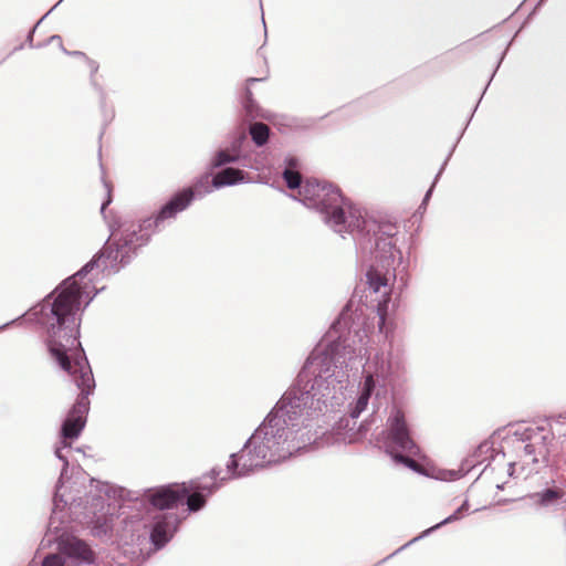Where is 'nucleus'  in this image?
<instances>
[{
	"mask_svg": "<svg viewBox=\"0 0 566 566\" xmlns=\"http://www.w3.org/2000/svg\"><path fill=\"white\" fill-rule=\"evenodd\" d=\"M91 483H96L95 488L98 491V494L92 497V505L99 509L98 512H93L90 521L91 534L104 541H111L115 537L118 542H126L132 536V527L136 521L133 516H123V513L117 514L116 505L106 502L102 496L104 494L108 500H115L123 497L125 490L95 479H92Z\"/></svg>",
	"mask_w": 566,
	"mask_h": 566,
	"instance_id": "nucleus-6",
	"label": "nucleus"
},
{
	"mask_svg": "<svg viewBox=\"0 0 566 566\" xmlns=\"http://www.w3.org/2000/svg\"><path fill=\"white\" fill-rule=\"evenodd\" d=\"M57 551L64 557L70 558L75 564H92L94 563V553L87 543L75 536H61L57 541Z\"/></svg>",
	"mask_w": 566,
	"mask_h": 566,
	"instance_id": "nucleus-14",
	"label": "nucleus"
},
{
	"mask_svg": "<svg viewBox=\"0 0 566 566\" xmlns=\"http://www.w3.org/2000/svg\"><path fill=\"white\" fill-rule=\"evenodd\" d=\"M93 277L73 275L63 280L44 300L31 308V315L46 331V345L61 369L66 371L80 394L61 426L60 440L77 439L86 424L90 395L95 379L80 342L82 313L98 294Z\"/></svg>",
	"mask_w": 566,
	"mask_h": 566,
	"instance_id": "nucleus-2",
	"label": "nucleus"
},
{
	"mask_svg": "<svg viewBox=\"0 0 566 566\" xmlns=\"http://www.w3.org/2000/svg\"><path fill=\"white\" fill-rule=\"evenodd\" d=\"M247 143L245 133L241 132L237 134L232 140L230 142L229 147L227 148L233 156L240 157V165L244 168L259 170L261 168V163L253 159L252 156L248 153H243V146Z\"/></svg>",
	"mask_w": 566,
	"mask_h": 566,
	"instance_id": "nucleus-16",
	"label": "nucleus"
},
{
	"mask_svg": "<svg viewBox=\"0 0 566 566\" xmlns=\"http://www.w3.org/2000/svg\"><path fill=\"white\" fill-rule=\"evenodd\" d=\"M282 176L289 189H297L298 192L302 190L305 181H303L302 175L296 169L285 168Z\"/></svg>",
	"mask_w": 566,
	"mask_h": 566,
	"instance_id": "nucleus-23",
	"label": "nucleus"
},
{
	"mask_svg": "<svg viewBox=\"0 0 566 566\" xmlns=\"http://www.w3.org/2000/svg\"><path fill=\"white\" fill-rule=\"evenodd\" d=\"M475 462L476 461L474 459H465L461 463L459 470L448 471L447 474L442 478V480L454 481L460 478H463L475 467Z\"/></svg>",
	"mask_w": 566,
	"mask_h": 566,
	"instance_id": "nucleus-24",
	"label": "nucleus"
},
{
	"mask_svg": "<svg viewBox=\"0 0 566 566\" xmlns=\"http://www.w3.org/2000/svg\"><path fill=\"white\" fill-rule=\"evenodd\" d=\"M240 164V157L233 156L228 149H220L213 156L210 167L217 169L226 166L227 164Z\"/></svg>",
	"mask_w": 566,
	"mask_h": 566,
	"instance_id": "nucleus-22",
	"label": "nucleus"
},
{
	"mask_svg": "<svg viewBox=\"0 0 566 566\" xmlns=\"http://www.w3.org/2000/svg\"><path fill=\"white\" fill-rule=\"evenodd\" d=\"M379 442L396 463L424 474L422 467L413 459L420 454V448L411 437L403 410L395 405L389 411Z\"/></svg>",
	"mask_w": 566,
	"mask_h": 566,
	"instance_id": "nucleus-7",
	"label": "nucleus"
},
{
	"mask_svg": "<svg viewBox=\"0 0 566 566\" xmlns=\"http://www.w3.org/2000/svg\"><path fill=\"white\" fill-rule=\"evenodd\" d=\"M454 148H455V145H453V147H452V148H451V150L449 151V154H448L447 158L444 159L443 164L441 165V168H440V170L438 171V174L436 175L434 180H433V182H432L431 187L428 189V191L426 192V195H424V197H423V199H422V202H421V205H420V208L424 207V206L427 205V202L429 201V199H430V197H431V195H432L433 188H434V186H436V184H437L438 179L440 178L441 174L443 172V170H444V168H446V166H447V164H448V161H449L450 157L452 156V153H453Z\"/></svg>",
	"mask_w": 566,
	"mask_h": 566,
	"instance_id": "nucleus-26",
	"label": "nucleus"
},
{
	"mask_svg": "<svg viewBox=\"0 0 566 566\" xmlns=\"http://www.w3.org/2000/svg\"><path fill=\"white\" fill-rule=\"evenodd\" d=\"M265 77H249L247 78V86L244 88L243 97L241 101L242 107L244 109L245 116L250 119L263 118L271 119V113L269 111L263 109L253 98V93L250 88V85L264 81Z\"/></svg>",
	"mask_w": 566,
	"mask_h": 566,
	"instance_id": "nucleus-15",
	"label": "nucleus"
},
{
	"mask_svg": "<svg viewBox=\"0 0 566 566\" xmlns=\"http://www.w3.org/2000/svg\"><path fill=\"white\" fill-rule=\"evenodd\" d=\"M380 322H381V323H384V322H385L384 316H380Z\"/></svg>",
	"mask_w": 566,
	"mask_h": 566,
	"instance_id": "nucleus-40",
	"label": "nucleus"
},
{
	"mask_svg": "<svg viewBox=\"0 0 566 566\" xmlns=\"http://www.w3.org/2000/svg\"><path fill=\"white\" fill-rule=\"evenodd\" d=\"M459 509H461V512L468 511V509H469V501L465 500Z\"/></svg>",
	"mask_w": 566,
	"mask_h": 566,
	"instance_id": "nucleus-33",
	"label": "nucleus"
},
{
	"mask_svg": "<svg viewBox=\"0 0 566 566\" xmlns=\"http://www.w3.org/2000/svg\"><path fill=\"white\" fill-rule=\"evenodd\" d=\"M93 496L87 495L85 488L78 484L76 481L69 479L64 481V478L60 476L53 496V509L49 520V528L59 531L64 523H67L64 511L66 509H77L88 504L90 499Z\"/></svg>",
	"mask_w": 566,
	"mask_h": 566,
	"instance_id": "nucleus-9",
	"label": "nucleus"
},
{
	"mask_svg": "<svg viewBox=\"0 0 566 566\" xmlns=\"http://www.w3.org/2000/svg\"><path fill=\"white\" fill-rule=\"evenodd\" d=\"M379 359L380 358L376 356L373 363L368 364V368L364 369V382L360 387L356 402L349 410V416L353 419L358 418L361 412L366 410L374 394L375 400H377L381 391L386 392V380L389 375V366H385L384 360L381 359V366L376 367L374 371L370 370L371 365H378Z\"/></svg>",
	"mask_w": 566,
	"mask_h": 566,
	"instance_id": "nucleus-10",
	"label": "nucleus"
},
{
	"mask_svg": "<svg viewBox=\"0 0 566 566\" xmlns=\"http://www.w3.org/2000/svg\"><path fill=\"white\" fill-rule=\"evenodd\" d=\"M23 49V44H20L18 48L14 49V51Z\"/></svg>",
	"mask_w": 566,
	"mask_h": 566,
	"instance_id": "nucleus-35",
	"label": "nucleus"
},
{
	"mask_svg": "<svg viewBox=\"0 0 566 566\" xmlns=\"http://www.w3.org/2000/svg\"><path fill=\"white\" fill-rule=\"evenodd\" d=\"M63 52L65 54H69V55H74V56H80L84 60L87 59L86 54L84 52H81V51H73V52H69L67 50H65L64 48H62Z\"/></svg>",
	"mask_w": 566,
	"mask_h": 566,
	"instance_id": "nucleus-30",
	"label": "nucleus"
},
{
	"mask_svg": "<svg viewBox=\"0 0 566 566\" xmlns=\"http://www.w3.org/2000/svg\"><path fill=\"white\" fill-rule=\"evenodd\" d=\"M285 163H286L285 168L296 169V167H297V159L295 157L286 158Z\"/></svg>",
	"mask_w": 566,
	"mask_h": 566,
	"instance_id": "nucleus-29",
	"label": "nucleus"
},
{
	"mask_svg": "<svg viewBox=\"0 0 566 566\" xmlns=\"http://www.w3.org/2000/svg\"><path fill=\"white\" fill-rule=\"evenodd\" d=\"M291 197L318 212L322 221L342 238L350 235L360 255L370 256L373 253L370 233L380 231L392 235L396 232V224L378 222L369 217L365 210L344 197L337 186L327 181L307 178L297 197Z\"/></svg>",
	"mask_w": 566,
	"mask_h": 566,
	"instance_id": "nucleus-4",
	"label": "nucleus"
},
{
	"mask_svg": "<svg viewBox=\"0 0 566 566\" xmlns=\"http://www.w3.org/2000/svg\"><path fill=\"white\" fill-rule=\"evenodd\" d=\"M86 62H87V65H88L90 71H91V85L98 93V96H99V107H101V111H102V114H103V117H104V125H107L114 118V115H115L114 114V109L112 107L111 108L107 107L106 92L104 91L102 85H99L96 82V80L94 77V75L98 71V63L96 61H94V60L88 59V57L86 59Z\"/></svg>",
	"mask_w": 566,
	"mask_h": 566,
	"instance_id": "nucleus-17",
	"label": "nucleus"
},
{
	"mask_svg": "<svg viewBox=\"0 0 566 566\" xmlns=\"http://www.w3.org/2000/svg\"><path fill=\"white\" fill-rule=\"evenodd\" d=\"M247 174L238 168L226 167L218 171L213 178V186L220 189L228 186L240 185L245 181Z\"/></svg>",
	"mask_w": 566,
	"mask_h": 566,
	"instance_id": "nucleus-18",
	"label": "nucleus"
},
{
	"mask_svg": "<svg viewBox=\"0 0 566 566\" xmlns=\"http://www.w3.org/2000/svg\"><path fill=\"white\" fill-rule=\"evenodd\" d=\"M522 499L528 501L530 505L536 510L556 511L566 505V489L553 482L552 486L530 493Z\"/></svg>",
	"mask_w": 566,
	"mask_h": 566,
	"instance_id": "nucleus-12",
	"label": "nucleus"
},
{
	"mask_svg": "<svg viewBox=\"0 0 566 566\" xmlns=\"http://www.w3.org/2000/svg\"><path fill=\"white\" fill-rule=\"evenodd\" d=\"M180 518L176 513L166 512L155 516L154 524L150 530V542L160 549L163 548L177 532Z\"/></svg>",
	"mask_w": 566,
	"mask_h": 566,
	"instance_id": "nucleus-13",
	"label": "nucleus"
},
{
	"mask_svg": "<svg viewBox=\"0 0 566 566\" xmlns=\"http://www.w3.org/2000/svg\"><path fill=\"white\" fill-rule=\"evenodd\" d=\"M505 50H507V48H506ZM505 53H506V51H504V52L502 53L501 59H500V61L497 62V65H496L495 71L500 67V64H501V62L503 61Z\"/></svg>",
	"mask_w": 566,
	"mask_h": 566,
	"instance_id": "nucleus-34",
	"label": "nucleus"
},
{
	"mask_svg": "<svg viewBox=\"0 0 566 566\" xmlns=\"http://www.w3.org/2000/svg\"><path fill=\"white\" fill-rule=\"evenodd\" d=\"M103 134H104V130H102V132L99 133V139L102 138Z\"/></svg>",
	"mask_w": 566,
	"mask_h": 566,
	"instance_id": "nucleus-39",
	"label": "nucleus"
},
{
	"mask_svg": "<svg viewBox=\"0 0 566 566\" xmlns=\"http://www.w3.org/2000/svg\"><path fill=\"white\" fill-rule=\"evenodd\" d=\"M494 74H495V71L493 72V74H491V78H490V80H492V78L494 77ZM489 82H491V81H489ZM489 84H490V83H488V85H489Z\"/></svg>",
	"mask_w": 566,
	"mask_h": 566,
	"instance_id": "nucleus-36",
	"label": "nucleus"
},
{
	"mask_svg": "<svg viewBox=\"0 0 566 566\" xmlns=\"http://www.w3.org/2000/svg\"><path fill=\"white\" fill-rule=\"evenodd\" d=\"M461 509H457L451 515H449L448 517H446L444 520H442L441 522H439L438 524L427 528L426 531H423L419 536L412 538L411 541H409L408 543H406L405 545H402L401 547H399L398 549H396L394 553H391L390 555H388L387 557L382 558L381 560H379L377 564H375L374 566H379L381 564H384L385 562H387L389 558H391L392 556H395L396 554H398L399 552H401L402 549H405L406 547H408L409 545H411L412 543L419 541L420 538H423L426 536H428L430 533H432L433 531L440 528L442 525H446V524H449V523H452L454 521H458L461 518Z\"/></svg>",
	"mask_w": 566,
	"mask_h": 566,
	"instance_id": "nucleus-19",
	"label": "nucleus"
},
{
	"mask_svg": "<svg viewBox=\"0 0 566 566\" xmlns=\"http://www.w3.org/2000/svg\"><path fill=\"white\" fill-rule=\"evenodd\" d=\"M454 148H455V145H453V147H452V148H451V150L449 151V154H448L447 158L444 159L443 164L441 165V168H440V170L438 171V174L436 175L434 180H433V182H432L431 187L428 189V191L426 192V195H424V197H423V199H422V202H421V205H420V208L424 207V206L427 205V202L429 201V199H430V197H431V195H432L433 188H434V186H436V184H437L438 179L440 178L441 174L443 172V170H444V168H446V166H447V164H448V161H449L450 157L452 156V153H453Z\"/></svg>",
	"mask_w": 566,
	"mask_h": 566,
	"instance_id": "nucleus-25",
	"label": "nucleus"
},
{
	"mask_svg": "<svg viewBox=\"0 0 566 566\" xmlns=\"http://www.w3.org/2000/svg\"><path fill=\"white\" fill-rule=\"evenodd\" d=\"M49 42H57L60 44V46L63 48V45H62V38L60 35H57V34L52 35L49 39Z\"/></svg>",
	"mask_w": 566,
	"mask_h": 566,
	"instance_id": "nucleus-32",
	"label": "nucleus"
},
{
	"mask_svg": "<svg viewBox=\"0 0 566 566\" xmlns=\"http://www.w3.org/2000/svg\"><path fill=\"white\" fill-rule=\"evenodd\" d=\"M397 233V228L392 235L384 234L380 231L370 233L373 247L370 256L360 255L356 248L357 261L368 266L366 272L367 284L375 293L379 292L380 287L387 285L386 275L395 273L403 263L402 253L396 245Z\"/></svg>",
	"mask_w": 566,
	"mask_h": 566,
	"instance_id": "nucleus-8",
	"label": "nucleus"
},
{
	"mask_svg": "<svg viewBox=\"0 0 566 566\" xmlns=\"http://www.w3.org/2000/svg\"><path fill=\"white\" fill-rule=\"evenodd\" d=\"M55 7H53L48 13H45L35 24L34 27L29 31L28 35H27V39H25V42L27 44L30 46V48H41L42 44H36L34 45L33 44V36H34V33H35V30L36 28L39 27V24L43 21V19H45V17L54 9Z\"/></svg>",
	"mask_w": 566,
	"mask_h": 566,
	"instance_id": "nucleus-28",
	"label": "nucleus"
},
{
	"mask_svg": "<svg viewBox=\"0 0 566 566\" xmlns=\"http://www.w3.org/2000/svg\"><path fill=\"white\" fill-rule=\"evenodd\" d=\"M106 198L101 205V214L107 222L109 237L102 249L75 274L87 279L94 270L103 275H114L126 268L146 247L151 237L165 228L166 222L176 219L179 212L185 211L196 198H202L212 192L213 178L209 174L200 176L192 187L184 188L170 197L156 214L144 218L138 222L114 214L106 213L112 203V186L104 180Z\"/></svg>",
	"mask_w": 566,
	"mask_h": 566,
	"instance_id": "nucleus-3",
	"label": "nucleus"
},
{
	"mask_svg": "<svg viewBox=\"0 0 566 566\" xmlns=\"http://www.w3.org/2000/svg\"><path fill=\"white\" fill-rule=\"evenodd\" d=\"M220 473L221 469L212 468L208 474L189 483H174L149 489L145 493V500L160 511L186 504L190 513L198 512L206 506L208 497L226 481L224 478L218 480Z\"/></svg>",
	"mask_w": 566,
	"mask_h": 566,
	"instance_id": "nucleus-5",
	"label": "nucleus"
},
{
	"mask_svg": "<svg viewBox=\"0 0 566 566\" xmlns=\"http://www.w3.org/2000/svg\"><path fill=\"white\" fill-rule=\"evenodd\" d=\"M499 490H502L503 489V485L502 484H497L496 486Z\"/></svg>",
	"mask_w": 566,
	"mask_h": 566,
	"instance_id": "nucleus-37",
	"label": "nucleus"
},
{
	"mask_svg": "<svg viewBox=\"0 0 566 566\" xmlns=\"http://www.w3.org/2000/svg\"><path fill=\"white\" fill-rule=\"evenodd\" d=\"M346 327L340 315L241 450L230 455L226 481L286 460L323 434L314 424L347 386L348 366L363 349L361 338L357 342L358 334Z\"/></svg>",
	"mask_w": 566,
	"mask_h": 566,
	"instance_id": "nucleus-1",
	"label": "nucleus"
},
{
	"mask_svg": "<svg viewBox=\"0 0 566 566\" xmlns=\"http://www.w3.org/2000/svg\"><path fill=\"white\" fill-rule=\"evenodd\" d=\"M80 452L78 448L74 449L72 442L60 440L59 444L54 449L55 457L63 463L60 476L65 478L70 462L72 461L73 452Z\"/></svg>",
	"mask_w": 566,
	"mask_h": 566,
	"instance_id": "nucleus-20",
	"label": "nucleus"
},
{
	"mask_svg": "<svg viewBox=\"0 0 566 566\" xmlns=\"http://www.w3.org/2000/svg\"><path fill=\"white\" fill-rule=\"evenodd\" d=\"M25 315H27V314L24 313V314H22L21 316H19V317H17V318H14V319H12V321H10V322H8V323H6V324L1 325V326H0V331H2V329H4V328H7L8 326L12 325L13 323H15V322L20 321V319H21V318H23Z\"/></svg>",
	"mask_w": 566,
	"mask_h": 566,
	"instance_id": "nucleus-31",
	"label": "nucleus"
},
{
	"mask_svg": "<svg viewBox=\"0 0 566 566\" xmlns=\"http://www.w3.org/2000/svg\"><path fill=\"white\" fill-rule=\"evenodd\" d=\"M516 441L524 443L523 450L532 463H547L549 450L547 447L548 436L544 427H523L513 432Z\"/></svg>",
	"mask_w": 566,
	"mask_h": 566,
	"instance_id": "nucleus-11",
	"label": "nucleus"
},
{
	"mask_svg": "<svg viewBox=\"0 0 566 566\" xmlns=\"http://www.w3.org/2000/svg\"><path fill=\"white\" fill-rule=\"evenodd\" d=\"M42 566H65V557L62 554H48L43 560Z\"/></svg>",
	"mask_w": 566,
	"mask_h": 566,
	"instance_id": "nucleus-27",
	"label": "nucleus"
},
{
	"mask_svg": "<svg viewBox=\"0 0 566 566\" xmlns=\"http://www.w3.org/2000/svg\"><path fill=\"white\" fill-rule=\"evenodd\" d=\"M271 129L262 123L255 122L249 125V135L256 147H263L270 139Z\"/></svg>",
	"mask_w": 566,
	"mask_h": 566,
	"instance_id": "nucleus-21",
	"label": "nucleus"
},
{
	"mask_svg": "<svg viewBox=\"0 0 566 566\" xmlns=\"http://www.w3.org/2000/svg\"><path fill=\"white\" fill-rule=\"evenodd\" d=\"M486 88H488V85L485 86L484 90H486ZM483 92H485V91H483ZM482 94H484V93H482ZM480 98H483V95H480Z\"/></svg>",
	"mask_w": 566,
	"mask_h": 566,
	"instance_id": "nucleus-38",
	"label": "nucleus"
}]
</instances>
